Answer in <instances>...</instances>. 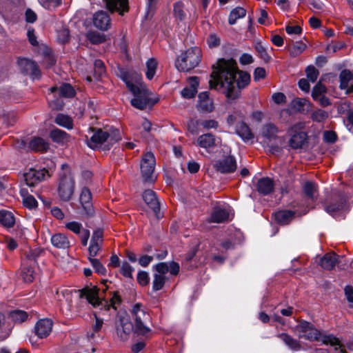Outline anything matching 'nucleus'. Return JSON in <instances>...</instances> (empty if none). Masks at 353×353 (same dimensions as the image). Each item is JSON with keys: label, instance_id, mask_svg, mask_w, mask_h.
Listing matches in <instances>:
<instances>
[{"label": "nucleus", "instance_id": "f257e3e1", "mask_svg": "<svg viewBox=\"0 0 353 353\" xmlns=\"http://www.w3.org/2000/svg\"><path fill=\"white\" fill-rule=\"evenodd\" d=\"M212 68L210 88L222 92L228 101L239 99L241 90L250 83V74L240 70L233 59H219Z\"/></svg>", "mask_w": 353, "mask_h": 353}, {"label": "nucleus", "instance_id": "f03ea898", "mask_svg": "<svg viewBox=\"0 0 353 353\" xmlns=\"http://www.w3.org/2000/svg\"><path fill=\"white\" fill-rule=\"evenodd\" d=\"M134 323L128 317L119 316L116 323L117 333L121 341H125L132 332L137 336H147L151 332L148 326L150 316L148 314L141 303L134 304L130 310Z\"/></svg>", "mask_w": 353, "mask_h": 353}, {"label": "nucleus", "instance_id": "7ed1b4c3", "mask_svg": "<svg viewBox=\"0 0 353 353\" xmlns=\"http://www.w3.org/2000/svg\"><path fill=\"white\" fill-rule=\"evenodd\" d=\"M121 79L125 82L128 89L134 95L131 99V105L139 110L152 108L159 101L158 98H151L150 92L142 82L141 76L133 72H123Z\"/></svg>", "mask_w": 353, "mask_h": 353}, {"label": "nucleus", "instance_id": "20e7f679", "mask_svg": "<svg viewBox=\"0 0 353 353\" xmlns=\"http://www.w3.org/2000/svg\"><path fill=\"white\" fill-rule=\"evenodd\" d=\"M294 330L297 333L298 336L309 341H321L323 344L330 345H339L340 341L332 334H322L321 331L317 330L310 322L306 321H300Z\"/></svg>", "mask_w": 353, "mask_h": 353}, {"label": "nucleus", "instance_id": "39448f33", "mask_svg": "<svg viewBox=\"0 0 353 353\" xmlns=\"http://www.w3.org/2000/svg\"><path fill=\"white\" fill-rule=\"evenodd\" d=\"M107 282L108 280H103L102 283L103 284V287L102 288L93 286L92 288L87 287L80 290V297L85 298L88 303L94 307H101V308L104 307L106 310H108V301L102 296V294L105 293L108 290V286L106 285Z\"/></svg>", "mask_w": 353, "mask_h": 353}, {"label": "nucleus", "instance_id": "423d86ee", "mask_svg": "<svg viewBox=\"0 0 353 353\" xmlns=\"http://www.w3.org/2000/svg\"><path fill=\"white\" fill-rule=\"evenodd\" d=\"M201 56L199 48H190L176 58L175 66L179 72H189L199 65Z\"/></svg>", "mask_w": 353, "mask_h": 353}, {"label": "nucleus", "instance_id": "0eeeda50", "mask_svg": "<svg viewBox=\"0 0 353 353\" xmlns=\"http://www.w3.org/2000/svg\"><path fill=\"white\" fill-rule=\"evenodd\" d=\"M304 123H298L291 126L287 131L290 137L289 139V145L294 150L301 149L307 145V134L303 131Z\"/></svg>", "mask_w": 353, "mask_h": 353}, {"label": "nucleus", "instance_id": "6e6552de", "mask_svg": "<svg viewBox=\"0 0 353 353\" xmlns=\"http://www.w3.org/2000/svg\"><path fill=\"white\" fill-rule=\"evenodd\" d=\"M75 188V182L70 172H65L60 174L58 185V194L61 200L68 201L71 199Z\"/></svg>", "mask_w": 353, "mask_h": 353}, {"label": "nucleus", "instance_id": "1a4fd4ad", "mask_svg": "<svg viewBox=\"0 0 353 353\" xmlns=\"http://www.w3.org/2000/svg\"><path fill=\"white\" fill-rule=\"evenodd\" d=\"M155 163V157L152 152H148L143 154L140 167L141 175L145 182L151 183L154 181Z\"/></svg>", "mask_w": 353, "mask_h": 353}, {"label": "nucleus", "instance_id": "9d476101", "mask_svg": "<svg viewBox=\"0 0 353 353\" xmlns=\"http://www.w3.org/2000/svg\"><path fill=\"white\" fill-rule=\"evenodd\" d=\"M17 63L21 73L30 76L32 79H39L41 78V71L34 61L26 58H20L18 59Z\"/></svg>", "mask_w": 353, "mask_h": 353}, {"label": "nucleus", "instance_id": "9b49d317", "mask_svg": "<svg viewBox=\"0 0 353 353\" xmlns=\"http://www.w3.org/2000/svg\"><path fill=\"white\" fill-rule=\"evenodd\" d=\"M46 174L49 176L48 170L45 168L39 170L30 168L28 172L23 174V177L27 185L29 187H34L44 179Z\"/></svg>", "mask_w": 353, "mask_h": 353}, {"label": "nucleus", "instance_id": "f8f14e48", "mask_svg": "<svg viewBox=\"0 0 353 353\" xmlns=\"http://www.w3.org/2000/svg\"><path fill=\"white\" fill-rule=\"evenodd\" d=\"M103 242V229H96L92 235L90 246L88 248L89 256L94 258L102 248Z\"/></svg>", "mask_w": 353, "mask_h": 353}, {"label": "nucleus", "instance_id": "ddd939ff", "mask_svg": "<svg viewBox=\"0 0 353 353\" xmlns=\"http://www.w3.org/2000/svg\"><path fill=\"white\" fill-rule=\"evenodd\" d=\"M214 168L222 174L232 173L236 169V159L233 156H228L216 161L214 164Z\"/></svg>", "mask_w": 353, "mask_h": 353}, {"label": "nucleus", "instance_id": "4468645a", "mask_svg": "<svg viewBox=\"0 0 353 353\" xmlns=\"http://www.w3.org/2000/svg\"><path fill=\"white\" fill-rule=\"evenodd\" d=\"M345 203V198L342 194L335 193L333 194L331 201L324 205V209L328 214L333 215V214L343 210Z\"/></svg>", "mask_w": 353, "mask_h": 353}, {"label": "nucleus", "instance_id": "2eb2a0df", "mask_svg": "<svg viewBox=\"0 0 353 353\" xmlns=\"http://www.w3.org/2000/svg\"><path fill=\"white\" fill-rule=\"evenodd\" d=\"M92 22L94 26L101 31H106L111 28V19L108 13L103 10L94 14Z\"/></svg>", "mask_w": 353, "mask_h": 353}, {"label": "nucleus", "instance_id": "dca6fc26", "mask_svg": "<svg viewBox=\"0 0 353 353\" xmlns=\"http://www.w3.org/2000/svg\"><path fill=\"white\" fill-rule=\"evenodd\" d=\"M79 200L85 214L88 217L94 216V210L92 203V194L88 188H82Z\"/></svg>", "mask_w": 353, "mask_h": 353}, {"label": "nucleus", "instance_id": "f3484780", "mask_svg": "<svg viewBox=\"0 0 353 353\" xmlns=\"http://www.w3.org/2000/svg\"><path fill=\"white\" fill-rule=\"evenodd\" d=\"M52 325L53 322L51 319H42L36 323L34 332L39 339H45L51 333Z\"/></svg>", "mask_w": 353, "mask_h": 353}, {"label": "nucleus", "instance_id": "a211bd4d", "mask_svg": "<svg viewBox=\"0 0 353 353\" xmlns=\"http://www.w3.org/2000/svg\"><path fill=\"white\" fill-rule=\"evenodd\" d=\"M142 197L148 208L152 210L157 217H159L160 201L156 192L152 190H146L143 192Z\"/></svg>", "mask_w": 353, "mask_h": 353}, {"label": "nucleus", "instance_id": "6ab92c4d", "mask_svg": "<svg viewBox=\"0 0 353 353\" xmlns=\"http://www.w3.org/2000/svg\"><path fill=\"white\" fill-rule=\"evenodd\" d=\"M221 143V139L212 133H206L200 135L196 140L197 145L203 148L210 150L218 146Z\"/></svg>", "mask_w": 353, "mask_h": 353}, {"label": "nucleus", "instance_id": "aec40b11", "mask_svg": "<svg viewBox=\"0 0 353 353\" xmlns=\"http://www.w3.org/2000/svg\"><path fill=\"white\" fill-rule=\"evenodd\" d=\"M90 130L93 132L90 139L88 140V145L91 148L99 147L108 139V132L101 128H90Z\"/></svg>", "mask_w": 353, "mask_h": 353}, {"label": "nucleus", "instance_id": "412c9836", "mask_svg": "<svg viewBox=\"0 0 353 353\" xmlns=\"http://www.w3.org/2000/svg\"><path fill=\"white\" fill-rule=\"evenodd\" d=\"M107 9L111 12H118L123 15L129 11L128 0H104Z\"/></svg>", "mask_w": 353, "mask_h": 353}, {"label": "nucleus", "instance_id": "4be33fe9", "mask_svg": "<svg viewBox=\"0 0 353 353\" xmlns=\"http://www.w3.org/2000/svg\"><path fill=\"white\" fill-rule=\"evenodd\" d=\"M199 103L197 105V110L199 112L210 113L214 110V104L212 99L209 97V92H202L199 94Z\"/></svg>", "mask_w": 353, "mask_h": 353}, {"label": "nucleus", "instance_id": "5701e85b", "mask_svg": "<svg viewBox=\"0 0 353 353\" xmlns=\"http://www.w3.org/2000/svg\"><path fill=\"white\" fill-rule=\"evenodd\" d=\"M256 189L262 195L270 194L274 189V181L269 177H263L258 180Z\"/></svg>", "mask_w": 353, "mask_h": 353}, {"label": "nucleus", "instance_id": "b1692460", "mask_svg": "<svg viewBox=\"0 0 353 353\" xmlns=\"http://www.w3.org/2000/svg\"><path fill=\"white\" fill-rule=\"evenodd\" d=\"M229 212L221 208H213L210 217L207 219L208 223H223L229 220Z\"/></svg>", "mask_w": 353, "mask_h": 353}, {"label": "nucleus", "instance_id": "393cba45", "mask_svg": "<svg viewBox=\"0 0 353 353\" xmlns=\"http://www.w3.org/2000/svg\"><path fill=\"white\" fill-rule=\"evenodd\" d=\"M340 88L347 89L348 93L353 92V75L352 72L343 70L339 74Z\"/></svg>", "mask_w": 353, "mask_h": 353}, {"label": "nucleus", "instance_id": "a878e982", "mask_svg": "<svg viewBox=\"0 0 353 353\" xmlns=\"http://www.w3.org/2000/svg\"><path fill=\"white\" fill-rule=\"evenodd\" d=\"M339 255L335 252L326 253L320 260L321 268L326 270H332L338 262Z\"/></svg>", "mask_w": 353, "mask_h": 353}, {"label": "nucleus", "instance_id": "bb28decb", "mask_svg": "<svg viewBox=\"0 0 353 353\" xmlns=\"http://www.w3.org/2000/svg\"><path fill=\"white\" fill-rule=\"evenodd\" d=\"M295 212L292 210H279L274 214L273 216L274 220L280 225H288L294 218Z\"/></svg>", "mask_w": 353, "mask_h": 353}, {"label": "nucleus", "instance_id": "cd10ccee", "mask_svg": "<svg viewBox=\"0 0 353 353\" xmlns=\"http://www.w3.org/2000/svg\"><path fill=\"white\" fill-rule=\"evenodd\" d=\"M28 148L34 152H45L49 149V143L41 137H34L30 141Z\"/></svg>", "mask_w": 353, "mask_h": 353}, {"label": "nucleus", "instance_id": "c85d7f7f", "mask_svg": "<svg viewBox=\"0 0 353 353\" xmlns=\"http://www.w3.org/2000/svg\"><path fill=\"white\" fill-rule=\"evenodd\" d=\"M190 85L184 88L181 91V95L185 99H192L194 97L197 92V88L199 84V77H192L189 79Z\"/></svg>", "mask_w": 353, "mask_h": 353}, {"label": "nucleus", "instance_id": "c756f323", "mask_svg": "<svg viewBox=\"0 0 353 353\" xmlns=\"http://www.w3.org/2000/svg\"><path fill=\"white\" fill-rule=\"evenodd\" d=\"M51 243L52 245L58 249H67L70 246L68 236L61 233H57L52 236Z\"/></svg>", "mask_w": 353, "mask_h": 353}, {"label": "nucleus", "instance_id": "7c9ffc66", "mask_svg": "<svg viewBox=\"0 0 353 353\" xmlns=\"http://www.w3.org/2000/svg\"><path fill=\"white\" fill-rule=\"evenodd\" d=\"M303 192L306 198L314 201L318 196V186L312 181H306L303 185Z\"/></svg>", "mask_w": 353, "mask_h": 353}, {"label": "nucleus", "instance_id": "2f4dec72", "mask_svg": "<svg viewBox=\"0 0 353 353\" xmlns=\"http://www.w3.org/2000/svg\"><path fill=\"white\" fill-rule=\"evenodd\" d=\"M277 337L281 339L283 342L293 351H299L301 349L300 342L287 333H280L277 334Z\"/></svg>", "mask_w": 353, "mask_h": 353}, {"label": "nucleus", "instance_id": "473e14b6", "mask_svg": "<svg viewBox=\"0 0 353 353\" xmlns=\"http://www.w3.org/2000/svg\"><path fill=\"white\" fill-rule=\"evenodd\" d=\"M292 107L302 114H307L311 108V104L305 99L296 98L292 101Z\"/></svg>", "mask_w": 353, "mask_h": 353}, {"label": "nucleus", "instance_id": "72a5a7b5", "mask_svg": "<svg viewBox=\"0 0 353 353\" xmlns=\"http://www.w3.org/2000/svg\"><path fill=\"white\" fill-rule=\"evenodd\" d=\"M0 224L6 228L14 227L15 217L13 213L5 210H0Z\"/></svg>", "mask_w": 353, "mask_h": 353}, {"label": "nucleus", "instance_id": "f704fd0d", "mask_svg": "<svg viewBox=\"0 0 353 353\" xmlns=\"http://www.w3.org/2000/svg\"><path fill=\"white\" fill-rule=\"evenodd\" d=\"M236 134L244 141H247L254 138V134L251 132L248 125L244 122H240L236 127Z\"/></svg>", "mask_w": 353, "mask_h": 353}, {"label": "nucleus", "instance_id": "c9c22d12", "mask_svg": "<svg viewBox=\"0 0 353 353\" xmlns=\"http://www.w3.org/2000/svg\"><path fill=\"white\" fill-rule=\"evenodd\" d=\"M50 137L54 142L57 143H64L69 140V134L65 131L55 128L50 131Z\"/></svg>", "mask_w": 353, "mask_h": 353}, {"label": "nucleus", "instance_id": "e433bc0d", "mask_svg": "<svg viewBox=\"0 0 353 353\" xmlns=\"http://www.w3.org/2000/svg\"><path fill=\"white\" fill-rule=\"evenodd\" d=\"M11 329L7 323L6 317L0 312V341L6 340L10 334Z\"/></svg>", "mask_w": 353, "mask_h": 353}, {"label": "nucleus", "instance_id": "4c0bfd02", "mask_svg": "<svg viewBox=\"0 0 353 353\" xmlns=\"http://www.w3.org/2000/svg\"><path fill=\"white\" fill-rule=\"evenodd\" d=\"M246 14V10L241 7H236L232 10L228 18V23L234 25L238 19L243 18Z\"/></svg>", "mask_w": 353, "mask_h": 353}, {"label": "nucleus", "instance_id": "58836bf2", "mask_svg": "<svg viewBox=\"0 0 353 353\" xmlns=\"http://www.w3.org/2000/svg\"><path fill=\"white\" fill-rule=\"evenodd\" d=\"M278 132V128L272 123L266 124L263 128V135L269 141L277 138L276 134Z\"/></svg>", "mask_w": 353, "mask_h": 353}, {"label": "nucleus", "instance_id": "ea45409f", "mask_svg": "<svg viewBox=\"0 0 353 353\" xmlns=\"http://www.w3.org/2000/svg\"><path fill=\"white\" fill-rule=\"evenodd\" d=\"M86 38L92 44L94 45L102 43L105 41V36L96 31L88 32Z\"/></svg>", "mask_w": 353, "mask_h": 353}, {"label": "nucleus", "instance_id": "a19ab883", "mask_svg": "<svg viewBox=\"0 0 353 353\" xmlns=\"http://www.w3.org/2000/svg\"><path fill=\"white\" fill-rule=\"evenodd\" d=\"M54 121L57 124L65 128L72 129L73 127L72 119L68 115L58 114Z\"/></svg>", "mask_w": 353, "mask_h": 353}, {"label": "nucleus", "instance_id": "79ce46f5", "mask_svg": "<svg viewBox=\"0 0 353 353\" xmlns=\"http://www.w3.org/2000/svg\"><path fill=\"white\" fill-rule=\"evenodd\" d=\"M75 90L69 83H63L59 88V94L62 97L72 98L75 96Z\"/></svg>", "mask_w": 353, "mask_h": 353}, {"label": "nucleus", "instance_id": "37998d69", "mask_svg": "<svg viewBox=\"0 0 353 353\" xmlns=\"http://www.w3.org/2000/svg\"><path fill=\"white\" fill-rule=\"evenodd\" d=\"M166 281L164 275L154 274V279L152 281V290L157 292L163 289Z\"/></svg>", "mask_w": 353, "mask_h": 353}, {"label": "nucleus", "instance_id": "c03bdc74", "mask_svg": "<svg viewBox=\"0 0 353 353\" xmlns=\"http://www.w3.org/2000/svg\"><path fill=\"white\" fill-rule=\"evenodd\" d=\"M10 317L16 323L24 322L28 317V314L23 310H13L10 313Z\"/></svg>", "mask_w": 353, "mask_h": 353}, {"label": "nucleus", "instance_id": "a18cd8bd", "mask_svg": "<svg viewBox=\"0 0 353 353\" xmlns=\"http://www.w3.org/2000/svg\"><path fill=\"white\" fill-rule=\"evenodd\" d=\"M88 260L92 265L96 273L100 275H105L106 274V268L101 263V261L95 258L88 257Z\"/></svg>", "mask_w": 353, "mask_h": 353}, {"label": "nucleus", "instance_id": "49530a36", "mask_svg": "<svg viewBox=\"0 0 353 353\" xmlns=\"http://www.w3.org/2000/svg\"><path fill=\"white\" fill-rule=\"evenodd\" d=\"M174 15L180 21L185 19L186 14L184 11V4L183 2L177 1L174 4Z\"/></svg>", "mask_w": 353, "mask_h": 353}, {"label": "nucleus", "instance_id": "de8ad7c7", "mask_svg": "<svg viewBox=\"0 0 353 353\" xmlns=\"http://www.w3.org/2000/svg\"><path fill=\"white\" fill-rule=\"evenodd\" d=\"M147 71L145 73L146 77L151 80L155 73L157 67V63L154 59H150L146 63Z\"/></svg>", "mask_w": 353, "mask_h": 353}, {"label": "nucleus", "instance_id": "09e8293b", "mask_svg": "<svg viewBox=\"0 0 353 353\" xmlns=\"http://www.w3.org/2000/svg\"><path fill=\"white\" fill-rule=\"evenodd\" d=\"M256 51L258 52L259 57L266 63H268L271 57L268 54L266 48L263 46L261 42H256L254 46Z\"/></svg>", "mask_w": 353, "mask_h": 353}, {"label": "nucleus", "instance_id": "8fccbe9b", "mask_svg": "<svg viewBox=\"0 0 353 353\" xmlns=\"http://www.w3.org/2000/svg\"><path fill=\"white\" fill-rule=\"evenodd\" d=\"M94 71L96 77L101 78L105 72L104 63L101 59H96L94 63Z\"/></svg>", "mask_w": 353, "mask_h": 353}, {"label": "nucleus", "instance_id": "3c124183", "mask_svg": "<svg viewBox=\"0 0 353 353\" xmlns=\"http://www.w3.org/2000/svg\"><path fill=\"white\" fill-rule=\"evenodd\" d=\"M34 273L32 268L24 267L21 270V276L25 282L31 283L34 279Z\"/></svg>", "mask_w": 353, "mask_h": 353}, {"label": "nucleus", "instance_id": "603ef678", "mask_svg": "<svg viewBox=\"0 0 353 353\" xmlns=\"http://www.w3.org/2000/svg\"><path fill=\"white\" fill-rule=\"evenodd\" d=\"M65 228L76 234H81L82 230H85L83 228L82 224L77 221H70L65 224Z\"/></svg>", "mask_w": 353, "mask_h": 353}, {"label": "nucleus", "instance_id": "864d4df0", "mask_svg": "<svg viewBox=\"0 0 353 353\" xmlns=\"http://www.w3.org/2000/svg\"><path fill=\"white\" fill-rule=\"evenodd\" d=\"M328 117V114L326 111L318 109L314 111L311 115V118L314 121L321 122Z\"/></svg>", "mask_w": 353, "mask_h": 353}, {"label": "nucleus", "instance_id": "5fc2aeb1", "mask_svg": "<svg viewBox=\"0 0 353 353\" xmlns=\"http://www.w3.org/2000/svg\"><path fill=\"white\" fill-rule=\"evenodd\" d=\"M306 45L302 42H296L290 49V54L295 57L301 54L305 49Z\"/></svg>", "mask_w": 353, "mask_h": 353}, {"label": "nucleus", "instance_id": "6e6d98bb", "mask_svg": "<svg viewBox=\"0 0 353 353\" xmlns=\"http://www.w3.org/2000/svg\"><path fill=\"white\" fill-rule=\"evenodd\" d=\"M326 92V88L320 81L313 88L312 97L313 99H316L323 95Z\"/></svg>", "mask_w": 353, "mask_h": 353}, {"label": "nucleus", "instance_id": "4d7b16f0", "mask_svg": "<svg viewBox=\"0 0 353 353\" xmlns=\"http://www.w3.org/2000/svg\"><path fill=\"white\" fill-rule=\"evenodd\" d=\"M23 204L28 209H34L37 207L38 203L32 195H26L23 197Z\"/></svg>", "mask_w": 353, "mask_h": 353}, {"label": "nucleus", "instance_id": "13d9d810", "mask_svg": "<svg viewBox=\"0 0 353 353\" xmlns=\"http://www.w3.org/2000/svg\"><path fill=\"white\" fill-rule=\"evenodd\" d=\"M305 72L307 79L312 82H315L319 74L318 70L313 65L308 66L305 70Z\"/></svg>", "mask_w": 353, "mask_h": 353}, {"label": "nucleus", "instance_id": "bf43d9fd", "mask_svg": "<svg viewBox=\"0 0 353 353\" xmlns=\"http://www.w3.org/2000/svg\"><path fill=\"white\" fill-rule=\"evenodd\" d=\"M134 268L127 261H124L121 265L120 272L121 274L128 278H132V273Z\"/></svg>", "mask_w": 353, "mask_h": 353}, {"label": "nucleus", "instance_id": "052dcab7", "mask_svg": "<svg viewBox=\"0 0 353 353\" xmlns=\"http://www.w3.org/2000/svg\"><path fill=\"white\" fill-rule=\"evenodd\" d=\"M137 281L141 286L147 285L150 282L148 273L145 271H139L137 274Z\"/></svg>", "mask_w": 353, "mask_h": 353}, {"label": "nucleus", "instance_id": "680f3d73", "mask_svg": "<svg viewBox=\"0 0 353 353\" xmlns=\"http://www.w3.org/2000/svg\"><path fill=\"white\" fill-rule=\"evenodd\" d=\"M323 140L328 143H334L337 140V135L335 132L326 130L323 132Z\"/></svg>", "mask_w": 353, "mask_h": 353}, {"label": "nucleus", "instance_id": "e2e57ef3", "mask_svg": "<svg viewBox=\"0 0 353 353\" xmlns=\"http://www.w3.org/2000/svg\"><path fill=\"white\" fill-rule=\"evenodd\" d=\"M40 4L46 9H50L51 7H57L61 5V0H39Z\"/></svg>", "mask_w": 353, "mask_h": 353}, {"label": "nucleus", "instance_id": "0e129e2a", "mask_svg": "<svg viewBox=\"0 0 353 353\" xmlns=\"http://www.w3.org/2000/svg\"><path fill=\"white\" fill-rule=\"evenodd\" d=\"M200 125V121L198 120L190 119L187 123L188 130L192 134H196L198 133V126Z\"/></svg>", "mask_w": 353, "mask_h": 353}, {"label": "nucleus", "instance_id": "69168bd1", "mask_svg": "<svg viewBox=\"0 0 353 353\" xmlns=\"http://www.w3.org/2000/svg\"><path fill=\"white\" fill-rule=\"evenodd\" d=\"M121 139L120 132L117 129H113L108 132V139L107 140L110 144H113Z\"/></svg>", "mask_w": 353, "mask_h": 353}, {"label": "nucleus", "instance_id": "338daca9", "mask_svg": "<svg viewBox=\"0 0 353 353\" xmlns=\"http://www.w3.org/2000/svg\"><path fill=\"white\" fill-rule=\"evenodd\" d=\"M157 274L164 275L169 272V266L167 263L161 262L154 266Z\"/></svg>", "mask_w": 353, "mask_h": 353}, {"label": "nucleus", "instance_id": "774afa93", "mask_svg": "<svg viewBox=\"0 0 353 353\" xmlns=\"http://www.w3.org/2000/svg\"><path fill=\"white\" fill-rule=\"evenodd\" d=\"M200 125L203 126V128L207 130L211 128L216 129L219 127L218 121L214 119L201 121H200Z\"/></svg>", "mask_w": 353, "mask_h": 353}]
</instances>
